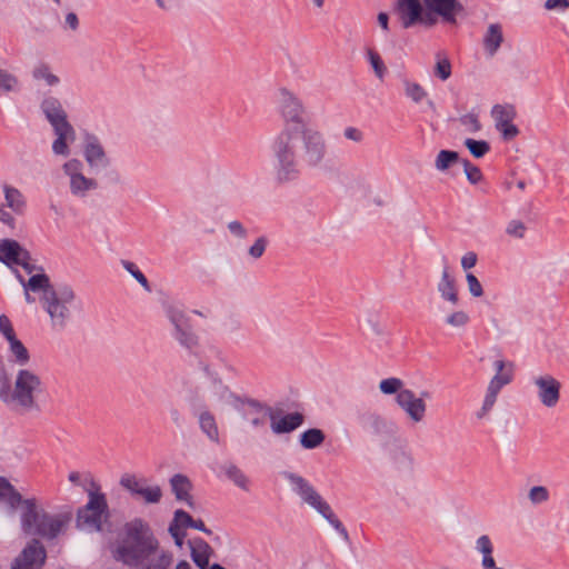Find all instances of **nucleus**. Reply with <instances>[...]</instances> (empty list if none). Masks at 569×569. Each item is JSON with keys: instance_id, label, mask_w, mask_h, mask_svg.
<instances>
[{"instance_id": "nucleus-44", "label": "nucleus", "mask_w": 569, "mask_h": 569, "mask_svg": "<svg viewBox=\"0 0 569 569\" xmlns=\"http://www.w3.org/2000/svg\"><path fill=\"white\" fill-rule=\"evenodd\" d=\"M461 126L470 133H476L481 130L482 126L479 121L478 113L468 112L459 118Z\"/></svg>"}, {"instance_id": "nucleus-8", "label": "nucleus", "mask_w": 569, "mask_h": 569, "mask_svg": "<svg viewBox=\"0 0 569 569\" xmlns=\"http://www.w3.org/2000/svg\"><path fill=\"white\" fill-rule=\"evenodd\" d=\"M164 315L173 328L171 335L174 340L190 353H194L200 338L193 330L190 317L174 305H166Z\"/></svg>"}, {"instance_id": "nucleus-35", "label": "nucleus", "mask_w": 569, "mask_h": 569, "mask_svg": "<svg viewBox=\"0 0 569 569\" xmlns=\"http://www.w3.org/2000/svg\"><path fill=\"white\" fill-rule=\"evenodd\" d=\"M3 191L7 206L18 213L22 212L26 204L22 193L17 188L8 184L3 187Z\"/></svg>"}, {"instance_id": "nucleus-33", "label": "nucleus", "mask_w": 569, "mask_h": 569, "mask_svg": "<svg viewBox=\"0 0 569 569\" xmlns=\"http://www.w3.org/2000/svg\"><path fill=\"white\" fill-rule=\"evenodd\" d=\"M170 485L177 500H182L183 498H187L192 488L189 478L181 473L172 476V478L170 479Z\"/></svg>"}, {"instance_id": "nucleus-37", "label": "nucleus", "mask_w": 569, "mask_h": 569, "mask_svg": "<svg viewBox=\"0 0 569 569\" xmlns=\"http://www.w3.org/2000/svg\"><path fill=\"white\" fill-rule=\"evenodd\" d=\"M32 78L37 81L43 80L49 87H54L60 83V78L52 73L50 67L43 62L33 68Z\"/></svg>"}, {"instance_id": "nucleus-29", "label": "nucleus", "mask_w": 569, "mask_h": 569, "mask_svg": "<svg viewBox=\"0 0 569 569\" xmlns=\"http://www.w3.org/2000/svg\"><path fill=\"white\" fill-rule=\"evenodd\" d=\"M326 439L321 429L310 428L300 435L299 442L303 449L311 450L320 447Z\"/></svg>"}, {"instance_id": "nucleus-19", "label": "nucleus", "mask_w": 569, "mask_h": 569, "mask_svg": "<svg viewBox=\"0 0 569 569\" xmlns=\"http://www.w3.org/2000/svg\"><path fill=\"white\" fill-rule=\"evenodd\" d=\"M83 156L87 163L93 167H107L109 159L100 140L94 134H88L84 140Z\"/></svg>"}, {"instance_id": "nucleus-59", "label": "nucleus", "mask_w": 569, "mask_h": 569, "mask_svg": "<svg viewBox=\"0 0 569 569\" xmlns=\"http://www.w3.org/2000/svg\"><path fill=\"white\" fill-rule=\"evenodd\" d=\"M0 332L6 337L7 340L16 336L11 321L6 315L0 316Z\"/></svg>"}, {"instance_id": "nucleus-56", "label": "nucleus", "mask_w": 569, "mask_h": 569, "mask_svg": "<svg viewBox=\"0 0 569 569\" xmlns=\"http://www.w3.org/2000/svg\"><path fill=\"white\" fill-rule=\"evenodd\" d=\"M466 280H467L469 292L473 297H481L483 295L482 286L480 283V281L478 280V278L473 273H467Z\"/></svg>"}, {"instance_id": "nucleus-11", "label": "nucleus", "mask_w": 569, "mask_h": 569, "mask_svg": "<svg viewBox=\"0 0 569 569\" xmlns=\"http://www.w3.org/2000/svg\"><path fill=\"white\" fill-rule=\"evenodd\" d=\"M279 94V111L284 126L306 128L305 107L301 100L286 88L280 89Z\"/></svg>"}, {"instance_id": "nucleus-9", "label": "nucleus", "mask_w": 569, "mask_h": 569, "mask_svg": "<svg viewBox=\"0 0 569 569\" xmlns=\"http://www.w3.org/2000/svg\"><path fill=\"white\" fill-rule=\"evenodd\" d=\"M88 496V502L78 510L77 526L80 529L100 531L102 529V518L109 516L106 496L99 491H89Z\"/></svg>"}, {"instance_id": "nucleus-48", "label": "nucleus", "mask_w": 569, "mask_h": 569, "mask_svg": "<svg viewBox=\"0 0 569 569\" xmlns=\"http://www.w3.org/2000/svg\"><path fill=\"white\" fill-rule=\"evenodd\" d=\"M120 485L132 495H138L139 491H141L142 489V487L140 486V481L137 479V477L130 473H124L120 478Z\"/></svg>"}, {"instance_id": "nucleus-1", "label": "nucleus", "mask_w": 569, "mask_h": 569, "mask_svg": "<svg viewBox=\"0 0 569 569\" xmlns=\"http://www.w3.org/2000/svg\"><path fill=\"white\" fill-rule=\"evenodd\" d=\"M159 549V540L150 526L136 518L124 526V538L116 550V558L130 567H140Z\"/></svg>"}, {"instance_id": "nucleus-14", "label": "nucleus", "mask_w": 569, "mask_h": 569, "mask_svg": "<svg viewBox=\"0 0 569 569\" xmlns=\"http://www.w3.org/2000/svg\"><path fill=\"white\" fill-rule=\"evenodd\" d=\"M396 402L407 413L412 422L419 423L425 419L427 405L422 398L416 397V393L412 390H401L396 396Z\"/></svg>"}, {"instance_id": "nucleus-55", "label": "nucleus", "mask_w": 569, "mask_h": 569, "mask_svg": "<svg viewBox=\"0 0 569 569\" xmlns=\"http://www.w3.org/2000/svg\"><path fill=\"white\" fill-rule=\"evenodd\" d=\"M498 395L495 391L487 389L485 400L480 411L477 413L478 418L485 417L495 406Z\"/></svg>"}, {"instance_id": "nucleus-26", "label": "nucleus", "mask_w": 569, "mask_h": 569, "mask_svg": "<svg viewBox=\"0 0 569 569\" xmlns=\"http://www.w3.org/2000/svg\"><path fill=\"white\" fill-rule=\"evenodd\" d=\"M476 549L482 553L481 566L483 569H503L497 567L496 565V561L492 557L493 546L489 536H480L476 541Z\"/></svg>"}, {"instance_id": "nucleus-27", "label": "nucleus", "mask_w": 569, "mask_h": 569, "mask_svg": "<svg viewBox=\"0 0 569 569\" xmlns=\"http://www.w3.org/2000/svg\"><path fill=\"white\" fill-rule=\"evenodd\" d=\"M493 367L497 373L490 380L487 389L492 390L498 395L503 386L508 385L512 380V375L510 371L502 372L505 368L503 360H496Z\"/></svg>"}, {"instance_id": "nucleus-23", "label": "nucleus", "mask_w": 569, "mask_h": 569, "mask_svg": "<svg viewBox=\"0 0 569 569\" xmlns=\"http://www.w3.org/2000/svg\"><path fill=\"white\" fill-rule=\"evenodd\" d=\"M361 421L365 428L377 436L388 435L392 431V425L375 412L362 415Z\"/></svg>"}, {"instance_id": "nucleus-31", "label": "nucleus", "mask_w": 569, "mask_h": 569, "mask_svg": "<svg viewBox=\"0 0 569 569\" xmlns=\"http://www.w3.org/2000/svg\"><path fill=\"white\" fill-rule=\"evenodd\" d=\"M199 369L212 382V385L216 386L221 391L222 396L228 395L230 398L239 399L234 393L230 391V389L226 385H223L219 373L216 370H213L209 363L200 361Z\"/></svg>"}, {"instance_id": "nucleus-32", "label": "nucleus", "mask_w": 569, "mask_h": 569, "mask_svg": "<svg viewBox=\"0 0 569 569\" xmlns=\"http://www.w3.org/2000/svg\"><path fill=\"white\" fill-rule=\"evenodd\" d=\"M461 158L457 151L440 150L435 160V167L438 171H446L457 163H461Z\"/></svg>"}, {"instance_id": "nucleus-4", "label": "nucleus", "mask_w": 569, "mask_h": 569, "mask_svg": "<svg viewBox=\"0 0 569 569\" xmlns=\"http://www.w3.org/2000/svg\"><path fill=\"white\" fill-rule=\"evenodd\" d=\"M72 520L70 511L51 515L39 509L34 498L24 501L21 528L24 533L53 540L63 533Z\"/></svg>"}, {"instance_id": "nucleus-15", "label": "nucleus", "mask_w": 569, "mask_h": 569, "mask_svg": "<svg viewBox=\"0 0 569 569\" xmlns=\"http://www.w3.org/2000/svg\"><path fill=\"white\" fill-rule=\"evenodd\" d=\"M540 402L547 408L557 406L560 399L561 383L551 375L533 378Z\"/></svg>"}, {"instance_id": "nucleus-13", "label": "nucleus", "mask_w": 569, "mask_h": 569, "mask_svg": "<svg viewBox=\"0 0 569 569\" xmlns=\"http://www.w3.org/2000/svg\"><path fill=\"white\" fill-rule=\"evenodd\" d=\"M283 477L290 482L293 491L300 496L303 502L313 509L318 510L327 502L303 477L288 471L283 472Z\"/></svg>"}, {"instance_id": "nucleus-45", "label": "nucleus", "mask_w": 569, "mask_h": 569, "mask_svg": "<svg viewBox=\"0 0 569 569\" xmlns=\"http://www.w3.org/2000/svg\"><path fill=\"white\" fill-rule=\"evenodd\" d=\"M122 266L147 291H151L147 277L139 270L136 263L122 260Z\"/></svg>"}, {"instance_id": "nucleus-60", "label": "nucleus", "mask_w": 569, "mask_h": 569, "mask_svg": "<svg viewBox=\"0 0 569 569\" xmlns=\"http://www.w3.org/2000/svg\"><path fill=\"white\" fill-rule=\"evenodd\" d=\"M227 228L230 231V233L233 234L234 237L243 239V238H246L248 236L247 229L238 220L230 221L228 223Z\"/></svg>"}, {"instance_id": "nucleus-10", "label": "nucleus", "mask_w": 569, "mask_h": 569, "mask_svg": "<svg viewBox=\"0 0 569 569\" xmlns=\"http://www.w3.org/2000/svg\"><path fill=\"white\" fill-rule=\"evenodd\" d=\"M301 133V160L311 169L322 168L328 153L327 141L323 134L311 128L300 129Z\"/></svg>"}, {"instance_id": "nucleus-12", "label": "nucleus", "mask_w": 569, "mask_h": 569, "mask_svg": "<svg viewBox=\"0 0 569 569\" xmlns=\"http://www.w3.org/2000/svg\"><path fill=\"white\" fill-rule=\"evenodd\" d=\"M47 551L38 539H32L22 549L11 565V569H42L46 563Z\"/></svg>"}, {"instance_id": "nucleus-25", "label": "nucleus", "mask_w": 569, "mask_h": 569, "mask_svg": "<svg viewBox=\"0 0 569 569\" xmlns=\"http://www.w3.org/2000/svg\"><path fill=\"white\" fill-rule=\"evenodd\" d=\"M198 417L200 430L208 437L212 442H219V429L214 416L207 409L194 413Z\"/></svg>"}, {"instance_id": "nucleus-47", "label": "nucleus", "mask_w": 569, "mask_h": 569, "mask_svg": "<svg viewBox=\"0 0 569 569\" xmlns=\"http://www.w3.org/2000/svg\"><path fill=\"white\" fill-rule=\"evenodd\" d=\"M192 520L193 518L187 511L177 509L170 523L177 525L178 529L186 531L187 528L191 527Z\"/></svg>"}, {"instance_id": "nucleus-18", "label": "nucleus", "mask_w": 569, "mask_h": 569, "mask_svg": "<svg viewBox=\"0 0 569 569\" xmlns=\"http://www.w3.org/2000/svg\"><path fill=\"white\" fill-rule=\"evenodd\" d=\"M267 412L271 421V430L276 435L290 433L305 422V416L301 412L287 413L280 419H277L276 412L269 407L267 408Z\"/></svg>"}, {"instance_id": "nucleus-42", "label": "nucleus", "mask_w": 569, "mask_h": 569, "mask_svg": "<svg viewBox=\"0 0 569 569\" xmlns=\"http://www.w3.org/2000/svg\"><path fill=\"white\" fill-rule=\"evenodd\" d=\"M403 387V381L399 378H388L383 379L379 383V389L385 395H395L399 393Z\"/></svg>"}, {"instance_id": "nucleus-16", "label": "nucleus", "mask_w": 569, "mask_h": 569, "mask_svg": "<svg viewBox=\"0 0 569 569\" xmlns=\"http://www.w3.org/2000/svg\"><path fill=\"white\" fill-rule=\"evenodd\" d=\"M491 116L496 121V128L502 133L506 140H511L518 136L519 129L512 123L516 117L513 106L495 104L491 110Z\"/></svg>"}, {"instance_id": "nucleus-64", "label": "nucleus", "mask_w": 569, "mask_h": 569, "mask_svg": "<svg viewBox=\"0 0 569 569\" xmlns=\"http://www.w3.org/2000/svg\"><path fill=\"white\" fill-rule=\"evenodd\" d=\"M476 263H477V254L472 251L467 252L461 258V267L465 270H469V269L473 268L476 266Z\"/></svg>"}, {"instance_id": "nucleus-22", "label": "nucleus", "mask_w": 569, "mask_h": 569, "mask_svg": "<svg viewBox=\"0 0 569 569\" xmlns=\"http://www.w3.org/2000/svg\"><path fill=\"white\" fill-rule=\"evenodd\" d=\"M503 42L502 28L499 23L489 24L483 37V48L489 57H493Z\"/></svg>"}, {"instance_id": "nucleus-61", "label": "nucleus", "mask_w": 569, "mask_h": 569, "mask_svg": "<svg viewBox=\"0 0 569 569\" xmlns=\"http://www.w3.org/2000/svg\"><path fill=\"white\" fill-rule=\"evenodd\" d=\"M168 531H169L170 536L173 538L174 543L179 548H181L183 546L184 538L187 536L186 531L178 529V526L172 525V523L169 525Z\"/></svg>"}, {"instance_id": "nucleus-36", "label": "nucleus", "mask_w": 569, "mask_h": 569, "mask_svg": "<svg viewBox=\"0 0 569 569\" xmlns=\"http://www.w3.org/2000/svg\"><path fill=\"white\" fill-rule=\"evenodd\" d=\"M226 477L231 480L237 487L249 490V480L247 476L233 463H226L222 467Z\"/></svg>"}, {"instance_id": "nucleus-6", "label": "nucleus", "mask_w": 569, "mask_h": 569, "mask_svg": "<svg viewBox=\"0 0 569 569\" xmlns=\"http://www.w3.org/2000/svg\"><path fill=\"white\" fill-rule=\"evenodd\" d=\"M40 110L57 137L52 142V152L57 156L68 157L70 154L69 143L76 140V130L68 121V113L62 102L54 96H46L40 102Z\"/></svg>"}, {"instance_id": "nucleus-41", "label": "nucleus", "mask_w": 569, "mask_h": 569, "mask_svg": "<svg viewBox=\"0 0 569 569\" xmlns=\"http://www.w3.org/2000/svg\"><path fill=\"white\" fill-rule=\"evenodd\" d=\"M18 87V78L9 73L7 70L0 69V93L17 91Z\"/></svg>"}, {"instance_id": "nucleus-52", "label": "nucleus", "mask_w": 569, "mask_h": 569, "mask_svg": "<svg viewBox=\"0 0 569 569\" xmlns=\"http://www.w3.org/2000/svg\"><path fill=\"white\" fill-rule=\"evenodd\" d=\"M268 246V239L263 236L259 237L254 243L249 248L248 253L253 259H259L263 256Z\"/></svg>"}, {"instance_id": "nucleus-24", "label": "nucleus", "mask_w": 569, "mask_h": 569, "mask_svg": "<svg viewBox=\"0 0 569 569\" xmlns=\"http://www.w3.org/2000/svg\"><path fill=\"white\" fill-rule=\"evenodd\" d=\"M21 251V244L13 239L4 238L0 240V262L12 268L18 262V254Z\"/></svg>"}, {"instance_id": "nucleus-54", "label": "nucleus", "mask_w": 569, "mask_h": 569, "mask_svg": "<svg viewBox=\"0 0 569 569\" xmlns=\"http://www.w3.org/2000/svg\"><path fill=\"white\" fill-rule=\"evenodd\" d=\"M83 164L79 159H70L63 164V171L69 177H77L82 174Z\"/></svg>"}, {"instance_id": "nucleus-40", "label": "nucleus", "mask_w": 569, "mask_h": 569, "mask_svg": "<svg viewBox=\"0 0 569 569\" xmlns=\"http://www.w3.org/2000/svg\"><path fill=\"white\" fill-rule=\"evenodd\" d=\"M465 146L468 148V150L475 158H482L490 150V144L485 140H475L471 138H467L465 140Z\"/></svg>"}, {"instance_id": "nucleus-21", "label": "nucleus", "mask_w": 569, "mask_h": 569, "mask_svg": "<svg viewBox=\"0 0 569 569\" xmlns=\"http://www.w3.org/2000/svg\"><path fill=\"white\" fill-rule=\"evenodd\" d=\"M438 292L445 301L450 302L452 306L458 305V288L455 278L449 273L448 266H445L441 279L437 286Z\"/></svg>"}, {"instance_id": "nucleus-62", "label": "nucleus", "mask_w": 569, "mask_h": 569, "mask_svg": "<svg viewBox=\"0 0 569 569\" xmlns=\"http://www.w3.org/2000/svg\"><path fill=\"white\" fill-rule=\"evenodd\" d=\"M343 136L346 139L357 143L361 142L365 137L363 132L356 127H347L343 131Z\"/></svg>"}, {"instance_id": "nucleus-46", "label": "nucleus", "mask_w": 569, "mask_h": 569, "mask_svg": "<svg viewBox=\"0 0 569 569\" xmlns=\"http://www.w3.org/2000/svg\"><path fill=\"white\" fill-rule=\"evenodd\" d=\"M367 56H368V60L375 71L376 76L379 79H383V77L387 72V68H386L381 57L379 56V53L376 52L375 50L369 49L367 52Z\"/></svg>"}, {"instance_id": "nucleus-28", "label": "nucleus", "mask_w": 569, "mask_h": 569, "mask_svg": "<svg viewBox=\"0 0 569 569\" xmlns=\"http://www.w3.org/2000/svg\"><path fill=\"white\" fill-rule=\"evenodd\" d=\"M173 561V555L170 551L161 550L152 555L144 565L140 566L141 569H169Z\"/></svg>"}, {"instance_id": "nucleus-53", "label": "nucleus", "mask_w": 569, "mask_h": 569, "mask_svg": "<svg viewBox=\"0 0 569 569\" xmlns=\"http://www.w3.org/2000/svg\"><path fill=\"white\" fill-rule=\"evenodd\" d=\"M469 322V316L462 311H455L446 318V323L451 327H463Z\"/></svg>"}, {"instance_id": "nucleus-43", "label": "nucleus", "mask_w": 569, "mask_h": 569, "mask_svg": "<svg viewBox=\"0 0 569 569\" xmlns=\"http://www.w3.org/2000/svg\"><path fill=\"white\" fill-rule=\"evenodd\" d=\"M461 164L463 167L466 177L471 184H477L483 178L479 167L471 163L468 159H462Z\"/></svg>"}, {"instance_id": "nucleus-57", "label": "nucleus", "mask_w": 569, "mask_h": 569, "mask_svg": "<svg viewBox=\"0 0 569 569\" xmlns=\"http://www.w3.org/2000/svg\"><path fill=\"white\" fill-rule=\"evenodd\" d=\"M525 231H526V227L519 220H511L508 223V227H507V230H506V232L509 236H512V237H516V238H519V239L523 238Z\"/></svg>"}, {"instance_id": "nucleus-49", "label": "nucleus", "mask_w": 569, "mask_h": 569, "mask_svg": "<svg viewBox=\"0 0 569 569\" xmlns=\"http://www.w3.org/2000/svg\"><path fill=\"white\" fill-rule=\"evenodd\" d=\"M138 496H141L147 503H158L161 500L162 491L159 486L142 488Z\"/></svg>"}, {"instance_id": "nucleus-20", "label": "nucleus", "mask_w": 569, "mask_h": 569, "mask_svg": "<svg viewBox=\"0 0 569 569\" xmlns=\"http://www.w3.org/2000/svg\"><path fill=\"white\" fill-rule=\"evenodd\" d=\"M190 547V555L199 569H207L209 567V559L212 553L210 545L201 538L190 539L188 541Z\"/></svg>"}, {"instance_id": "nucleus-63", "label": "nucleus", "mask_w": 569, "mask_h": 569, "mask_svg": "<svg viewBox=\"0 0 569 569\" xmlns=\"http://www.w3.org/2000/svg\"><path fill=\"white\" fill-rule=\"evenodd\" d=\"M545 8L547 10L559 9L563 11L569 8V0H546Z\"/></svg>"}, {"instance_id": "nucleus-51", "label": "nucleus", "mask_w": 569, "mask_h": 569, "mask_svg": "<svg viewBox=\"0 0 569 569\" xmlns=\"http://www.w3.org/2000/svg\"><path fill=\"white\" fill-rule=\"evenodd\" d=\"M437 57L438 61L436 63L435 74L442 81H446L451 76V63L447 58L439 59V54H437Z\"/></svg>"}, {"instance_id": "nucleus-5", "label": "nucleus", "mask_w": 569, "mask_h": 569, "mask_svg": "<svg viewBox=\"0 0 569 569\" xmlns=\"http://www.w3.org/2000/svg\"><path fill=\"white\" fill-rule=\"evenodd\" d=\"M419 9L412 18L408 16L406 10H401L399 6H395L393 11L397 14L402 28L409 29L420 24L427 28L436 26L439 17L443 22L453 24L456 16L463 10L462 4L458 0H418Z\"/></svg>"}, {"instance_id": "nucleus-3", "label": "nucleus", "mask_w": 569, "mask_h": 569, "mask_svg": "<svg viewBox=\"0 0 569 569\" xmlns=\"http://www.w3.org/2000/svg\"><path fill=\"white\" fill-rule=\"evenodd\" d=\"M300 141V129L291 126H283L273 139L271 150L276 160L274 171L278 182L287 183L299 178L297 150Z\"/></svg>"}, {"instance_id": "nucleus-50", "label": "nucleus", "mask_w": 569, "mask_h": 569, "mask_svg": "<svg viewBox=\"0 0 569 569\" xmlns=\"http://www.w3.org/2000/svg\"><path fill=\"white\" fill-rule=\"evenodd\" d=\"M528 498L533 505L542 503L549 499V491L543 486H535L529 490Z\"/></svg>"}, {"instance_id": "nucleus-7", "label": "nucleus", "mask_w": 569, "mask_h": 569, "mask_svg": "<svg viewBox=\"0 0 569 569\" xmlns=\"http://www.w3.org/2000/svg\"><path fill=\"white\" fill-rule=\"evenodd\" d=\"M76 301V292L69 284L54 287L50 284L47 296H41L42 308L50 317L51 328L62 331L72 318V305Z\"/></svg>"}, {"instance_id": "nucleus-58", "label": "nucleus", "mask_w": 569, "mask_h": 569, "mask_svg": "<svg viewBox=\"0 0 569 569\" xmlns=\"http://www.w3.org/2000/svg\"><path fill=\"white\" fill-rule=\"evenodd\" d=\"M395 6H399L401 10H406L408 16L412 18L416 16L419 9L418 0H397Z\"/></svg>"}, {"instance_id": "nucleus-30", "label": "nucleus", "mask_w": 569, "mask_h": 569, "mask_svg": "<svg viewBox=\"0 0 569 569\" xmlns=\"http://www.w3.org/2000/svg\"><path fill=\"white\" fill-rule=\"evenodd\" d=\"M94 179L87 178L83 174L70 178V191L73 196L84 197L89 190L97 189Z\"/></svg>"}, {"instance_id": "nucleus-34", "label": "nucleus", "mask_w": 569, "mask_h": 569, "mask_svg": "<svg viewBox=\"0 0 569 569\" xmlns=\"http://www.w3.org/2000/svg\"><path fill=\"white\" fill-rule=\"evenodd\" d=\"M337 531L338 533L346 540H349V533L343 526V523L338 519V517L332 511L330 505L326 502L321 508L317 510Z\"/></svg>"}, {"instance_id": "nucleus-2", "label": "nucleus", "mask_w": 569, "mask_h": 569, "mask_svg": "<svg viewBox=\"0 0 569 569\" xmlns=\"http://www.w3.org/2000/svg\"><path fill=\"white\" fill-rule=\"evenodd\" d=\"M42 381L36 372L29 369H20L12 388L6 370L1 369L0 400L8 407L24 410L33 409L37 407L36 399L42 392Z\"/></svg>"}, {"instance_id": "nucleus-39", "label": "nucleus", "mask_w": 569, "mask_h": 569, "mask_svg": "<svg viewBox=\"0 0 569 569\" xmlns=\"http://www.w3.org/2000/svg\"><path fill=\"white\" fill-rule=\"evenodd\" d=\"M8 342L16 361L21 366L27 365L30 360V355L24 345L16 336L13 338L11 337Z\"/></svg>"}, {"instance_id": "nucleus-38", "label": "nucleus", "mask_w": 569, "mask_h": 569, "mask_svg": "<svg viewBox=\"0 0 569 569\" xmlns=\"http://www.w3.org/2000/svg\"><path fill=\"white\" fill-rule=\"evenodd\" d=\"M405 96L415 103H420L428 97L427 91L418 83L405 78L402 80Z\"/></svg>"}, {"instance_id": "nucleus-17", "label": "nucleus", "mask_w": 569, "mask_h": 569, "mask_svg": "<svg viewBox=\"0 0 569 569\" xmlns=\"http://www.w3.org/2000/svg\"><path fill=\"white\" fill-rule=\"evenodd\" d=\"M14 276L20 284L23 287L24 300L31 305L36 302V298L30 292H41L42 296H47L50 290V278L44 272L32 274L28 280L19 272L18 269H13Z\"/></svg>"}]
</instances>
